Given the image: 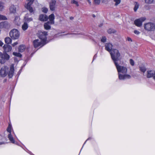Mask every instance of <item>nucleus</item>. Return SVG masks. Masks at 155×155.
I'll return each mask as SVG.
<instances>
[{"mask_svg": "<svg viewBox=\"0 0 155 155\" xmlns=\"http://www.w3.org/2000/svg\"><path fill=\"white\" fill-rule=\"evenodd\" d=\"M110 55L118 73H120L123 74L127 73V68L125 67L119 65L117 62L118 61H120L121 59V57L119 51L117 49H113V52L110 53Z\"/></svg>", "mask_w": 155, "mask_h": 155, "instance_id": "1", "label": "nucleus"}, {"mask_svg": "<svg viewBox=\"0 0 155 155\" xmlns=\"http://www.w3.org/2000/svg\"><path fill=\"white\" fill-rule=\"evenodd\" d=\"M20 32L17 29H13L9 32V35L11 38L14 40L17 39L20 36Z\"/></svg>", "mask_w": 155, "mask_h": 155, "instance_id": "2", "label": "nucleus"}, {"mask_svg": "<svg viewBox=\"0 0 155 155\" xmlns=\"http://www.w3.org/2000/svg\"><path fill=\"white\" fill-rule=\"evenodd\" d=\"M144 29L147 31H153L155 30V24L152 22H148L144 24Z\"/></svg>", "mask_w": 155, "mask_h": 155, "instance_id": "3", "label": "nucleus"}, {"mask_svg": "<svg viewBox=\"0 0 155 155\" xmlns=\"http://www.w3.org/2000/svg\"><path fill=\"white\" fill-rule=\"evenodd\" d=\"M10 58L9 55L7 53L2 54L0 52V62L2 64H4L6 61L9 60Z\"/></svg>", "mask_w": 155, "mask_h": 155, "instance_id": "4", "label": "nucleus"}, {"mask_svg": "<svg viewBox=\"0 0 155 155\" xmlns=\"http://www.w3.org/2000/svg\"><path fill=\"white\" fill-rule=\"evenodd\" d=\"M47 32L45 31H38V37L40 40L42 41L43 42L46 43L47 40V36L48 35Z\"/></svg>", "mask_w": 155, "mask_h": 155, "instance_id": "5", "label": "nucleus"}, {"mask_svg": "<svg viewBox=\"0 0 155 155\" xmlns=\"http://www.w3.org/2000/svg\"><path fill=\"white\" fill-rule=\"evenodd\" d=\"M8 68L6 66L2 67L0 70V75L1 77H5L8 74Z\"/></svg>", "mask_w": 155, "mask_h": 155, "instance_id": "6", "label": "nucleus"}, {"mask_svg": "<svg viewBox=\"0 0 155 155\" xmlns=\"http://www.w3.org/2000/svg\"><path fill=\"white\" fill-rule=\"evenodd\" d=\"M33 45L35 48H36L39 46L42 47L46 43L43 42V41L40 40L36 39L34 41Z\"/></svg>", "mask_w": 155, "mask_h": 155, "instance_id": "7", "label": "nucleus"}, {"mask_svg": "<svg viewBox=\"0 0 155 155\" xmlns=\"http://www.w3.org/2000/svg\"><path fill=\"white\" fill-rule=\"evenodd\" d=\"M146 19L145 17H141L136 19L134 21V24L137 26L140 27L142 24V22Z\"/></svg>", "mask_w": 155, "mask_h": 155, "instance_id": "8", "label": "nucleus"}, {"mask_svg": "<svg viewBox=\"0 0 155 155\" xmlns=\"http://www.w3.org/2000/svg\"><path fill=\"white\" fill-rule=\"evenodd\" d=\"M14 73V68L13 64H11L10 66L9 71L8 72V77L9 78L12 77Z\"/></svg>", "mask_w": 155, "mask_h": 155, "instance_id": "9", "label": "nucleus"}, {"mask_svg": "<svg viewBox=\"0 0 155 155\" xmlns=\"http://www.w3.org/2000/svg\"><path fill=\"white\" fill-rule=\"evenodd\" d=\"M33 2L29 1L25 7L30 13H34V10L33 8L31 7V5L33 4Z\"/></svg>", "mask_w": 155, "mask_h": 155, "instance_id": "10", "label": "nucleus"}, {"mask_svg": "<svg viewBox=\"0 0 155 155\" xmlns=\"http://www.w3.org/2000/svg\"><path fill=\"white\" fill-rule=\"evenodd\" d=\"M105 46V49L110 52V54L113 52V50L114 49H113L112 50L113 45L110 43H106Z\"/></svg>", "mask_w": 155, "mask_h": 155, "instance_id": "11", "label": "nucleus"}, {"mask_svg": "<svg viewBox=\"0 0 155 155\" xmlns=\"http://www.w3.org/2000/svg\"><path fill=\"white\" fill-rule=\"evenodd\" d=\"M56 1L55 0H52L49 3V7L51 11L54 10L55 8Z\"/></svg>", "mask_w": 155, "mask_h": 155, "instance_id": "12", "label": "nucleus"}, {"mask_svg": "<svg viewBox=\"0 0 155 155\" xmlns=\"http://www.w3.org/2000/svg\"><path fill=\"white\" fill-rule=\"evenodd\" d=\"M147 78H150L153 77L155 76V71L154 70H150L147 71Z\"/></svg>", "mask_w": 155, "mask_h": 155, "instance_id": "13", "label": "nucleus"}, {"mask_svg": "<svg viewBox=\"0 0 155 155\" xmlns=\"http://www.w3.org/2000/svg\"><path fill=\"white\" fill-rule=\"evenodd\" d=\"M9 9L11 13L15 14L16 12V6L12 5L10 7Z\"/></svg>", "mask_w": 155, "mask_h": 155, "instance_id": "14", "label": "nucleus"}, {"mask_svg": "<svg viewBox=\"0 0 155 155\" xmlns=\"http://www.w3.org/2000/svg\"><path fill=\"white\" fill-rule=\"evenodd\" d=\"M3 48L5 52V53H7L6 52L11 51L12 49V47L10 45H4L3 46Z\"/></svg>", "mask_w": 155, "mask_h": 155, "instance_id": "15", "label": "nucleus"}, {"mask_svg": "<svg viewBox=\"0 0 155 155\" xmlns=\"http://www.w3.org/2000/svg\"><path fill=\"white\" fill-rule=\"evenodd\" d=\"M48 18L49 19V21L51 24H54V15L53 14H51L49 16Z\"/></svg>", "mask_w": 155, "mask_h": 155, "instance_id": "16", "label": "nucleus"}, {"mask_svg": "<svg viewBox=\"0 0 155 155\" xmlns=\"http://www.w3.org/2000/svg\"><path fill=\"white\" fill-rule=\"evenodd\" d=\"M48 18L47 16L45 15H41L39 16V20L41 21H45Z\"/></svg>", "mask_w": 155, "mask_h": 155, "instance_id": "17", "label": "nucleus"}, {"mask_svg": "<svg viewBox=\"0 0 155 155\" xmlns=\"http://www.w3.org/2000/svg\"><path fill=\"white\" fill-rule=\"evenodd\" d=\"M50 24H51L50 23L49 21L45 23L44 25L45 29L47 30L50 29L51 28Z\"/></svg>", "mask_w": 155, "mask_h": 155, "instance_id": "18", "label": "nucleus"}, {"mask_svg": "<svg viewBox=\"0 0 155 155\" xmlns=\"http://www.w3.org/2000/svg\"><path fill=\"white\" fill-rule=\"evenodd\" d=\"M8 138L12 143L16 144V142H15L14 139L12 136L11 134H9L8 135Z\"/></svg>", "mask_w": 155, "mask_h": 155, "instance_id": "19", "label": "nucleus"}, {"mask_svg": "<svg viewBox=\"0 0 155 155\" xmlns=\"http://www.w3.org/2000/svg\"><path fill=\"white\" fill-rule=\"evenodd\" d=\"M28 27V25L27 23L24 22L22 26V28L24 31L26 30Z\"/></svg>", "mask_w": 155, "mask_h": 155, "instance_id": "20", "label": "nucleus"}, {"mask_svg": "<svg viewBox=\"0 0 155 155\" xmlns=\"http://www.w3.org/2000/svg\"><path fill=\"white\" fill-rule=\"evenodd\" d=\"M25 49V46L24 45H20L18 48V51L20 52H22L24 51Z\"/></svg>", "mask_w": 155, "mask_h": 155, "instance_id": "21", "label": "nucleus"}, {"mask_svg": "<svg viewBox=\"0 0 155 155\" xmlns=\"http://www.w3.org/2000/svg\"><path fill=\"white\" fill-rule=\"evenodd\" d=\"M5 43L8 44H10L12 41L11 39L8 37H6L5 38Z\"/></svg>", "mask_w": 155, "mask_h": 155, "instance_id": "22", "label": "nucleus"}, {"mask_svg": "<svg viewBox=\"0 0 155 155\" xmlns=\"http://www.w3.org/2000/svg\"><path fill=\"white\" fill-rule=\"evenodd\" d=\"M135 6L134 9V11L135 12L137 11V9L139 8V4L137 2H134Z\"/></svg>", "mask_w": 155, "mask_h": 155, "instance_id": "23", "label": "nucleus"}, {"mask_svg": "<svg viewBox=\"0 0 155 155\" xmlns=\"http://www.w3.org/2000/svg\"><path fill=\"white\" fill-rule=\"evenodd\" d=\"M20 18L18 16H16L14 20V22L16 24L18 25L19 23Z\"/></svg>", "mask_w": 155, "mask_h": 155, "instance_id": "24", "label": "nucleus"}, {"mask_svg": "<svg viewBox=\"0 0 155 155\" xmlns=\"http://www.w3.org/2000/svg\"><path fill=\"white\" fill-rule=\"evenodd\" d=\"M140 70L144 73L146 71V69L144 66L139 67Z\"/></svg>", "mask_w": 155, "mask_h": 155, "instance_id": "25", "label": "nucleus"}, {"mask_svg": "<svg viewBox=\"0 0 155 155\" xmlns=\"http://www.w3.org/2000/svg\"><path fill=\"white\" fill-rule=\"evenodd\" d=\"M125 74L124 75L118 73V78L120 80L125 79Z\"/></svg>", "mask_w": 155, "mask_h": 155, "instance_id": "26", "label": "nucleus"}, {"mask_svg": "<svg viewBox=\"0 0 155 155\" xmlns=\"http://www.w3.org/2000/svg\"><path fill=\"white\" fill-rule=\"evenodd\" d=\"M107 31L109 34H111L112 33H114L116 32V30L111 28H110L108 29Z\"/></svg>", "mask_w": 155, "mask_h": 155, "instance_id": "27", "label": "nucleus"}, {"mask_svg": "<svg viewBox=\"0 0 155 155\" xmlns=\"http://www.w3.org/2000/svg\"><path fill=\"white\" fill-rule=\"evenodd\" d=\"M6 23L5 22H2L0 23V28H2L5 27Z\"/></svg>", "mask_w": 155, "mask_h": 155, "instance_id": "28", "label": "nucleus"}, {"mask_svg": "<svg viewBox=\"0 0 155 155\" xmlns=\"http://www.w3.org/2000/svg\"><path fill=\"white\" fill-rule=\"evenodd\" d=\"M12 126L10 124H9L8 127L7 129V131L8 132L9 134H11Z\"/></svg>", "mask_w": 155, "mask_h": 155, "instance_id": "29", "label": "nucleus"}, {"mask_svg": "<svg viewBox=\"0 0 155 155\" xmlns=\"http://www.w3.org/2000/svg\"><path fill=\"white\" fill-rule=\"evenodd\" d=\"M13 54L15 56L20 58L22 56L21 54L19 53L14 52L13 53Z\"/></svg>", "mask_w": 155, "mask_h": 155, "instance_id": "30", "label": "nucleus"}, {"mask_svg": "<svg viewBox=\"0 0 155 155\" xmlns=\"http://www.w3.org/2000/svg\"><path fill=\"white\" fill-rule=\"evenodd\" d=\"M94 150L95 152L97 154H98L99 151V149L97 146H95L94 147Z\"/></svg>", "mask_w": 155, "mask_h": 155, "instance_id": "31", "label": "nucleus"}, {"mask_svg": "<svg viewBox=\"0 0 155 155\" xmlns=\"http://www.w3.org/2000/svg\"><path fill=\"white\" fill-rule=\"evenodd\" d=\"M7 19V18L5 16L0 14V20H5Z\"/></svg>", "mask_w": 155, "mask_h": 155, "instance_id": "32", "label": "nucleus"}, {"mask_svg": "<svg viewBox=\"0 0 155 155\" xmlns=\"http://www.w3.org/2000/svg\"><path fill=\"white\" fill-rule=\"evenodd\" d=\"M114 1L115 2V6H117L121 2L120 0H114Z\"/></svg>", "mask_w": 155, "mask_h": 155, "instance_id": "33", "label": "nucleus"}, {"mask_svg": "<svg viewBox=\"0 0 155 155\" xmlns=\"http://www.w3.org/2000/svg\"><path fill=\"white\" fill-rule=\"evenodd\" d=\"M42 11L45 13H46L48 12V9L45 7H43L42 8Z\"/></svg>", "mask_w": 155, "mask_h": 155, "instance_id": "34", "label": "nucleus"}, {"mask_svg": "<svg viewBox=\"0 0 155 155\" xmlns=\"http://www.w3.org/2000/svg\"><path fill=\"white\" fill-rule=\"evenodd\" d=\"M4 4L3 3L0 2V11H2L4 8Z\"/></svg>", "mask_w": 155, "mask_h": 155, "instance_id": "35", "label": "nucleus"}, {"mask_svg": "<svg viewBox=\"0 0 155 155\" xmlns=\"http://www.w3.org/2000/svg\"><path fill=\"white\" fill-rule=\"evenodd\" d=\"M153 1V0H145L146 3L149 4L152 3Z\"/></svg>", "mask_w": 155, "mask_h": 155, "instance_id": "36", "label": "nucleus"}, {"mask_svg": "<svg viewBox=\"0 0 155 155\" xmlns=\"http://www.w3.org/2000/svg\"><path fill=\"white\" fill-rule=\"evenodd\" d=\"M106 41V38L105 36H103L101 39V41L104 43Z\"/></svg>", "mask_w": 155, "mask_h": 155, "instance_id": "37", "label": "nucleus"}, {"mask_svg": "<svg viewBox=\"0 0 155 155\" xmlns=\"http://www.w3.org/2000/svg\"><path fill=\"white\" fill-rule=\"evenodd\" d=\"M101 0H94V2L95 4L99 5L100 3Z\"/></svg>", "mask_w": 155, "mask_h": 155, "instance_id": "38", "label": "nucleus"}, {"mask_svg": "<svg viewBox=\"0 0 155 155\" xmlns=\"http://www.w3.org/2000/svg\"><path fill=\"white\" fill-rule=\"evenodd\" d=\"M130 64L132 66L134 65V62L132 59H130Z\"/></svg>", "mask_w": 155, "mask_h": 155, "instance_id": "39", "label": "nucleus"}, {"mask_svg": "<svg viewBox=\"0 0 155 155\" xmlns=\"http://www.w3.org/2000/svg\"><path fill=\"white\" fill-rule=\"evenodd\" d=\"M32 18H27L25 19L26 21L27 22H29L32 21Z\"/></svg>", "mask_w": 155, "mask_h": 155, "instance_id": "40", "label": "nucleus"}, {"mask_svg": "<svg viewBox=\"0 0 155 155\" xmlns=\"http://www.w3.org/2000/svg\"><path fill=\"white\" fill-rule=\"evenodd\" d=\"M131 76L130 75L127 74H125V79L126 78L129 79L130 78Z\"/></svg>", "mask_w": 155, "mask_h": 155, "instance_id": "41", "label": "nucleus"}, {"mask_svg": "<svg viewBox=\"0 0 155 155\" xmlns=\"http://www.w3.org/2000/svg\"><path fill=\"white\" fill-rule=\"evenodd\" d=\"M134 33L136 35H139L140 34V32L137 30H135L134 31Z\"/></svg>", "mask_w": 155, "mask_h": 155, "instance_id": "42", "label": "nucleus"}, {"mask_svg": "<svg viewBox=\"0 0 155 155\" xmlns=\"http://www.w3.org/2000/svg\"><path fill=\"white\" fill-rule=\"evenodd\" d=\"M71 3L75 4L77 5H78V2L74 0H73L71 1Z\"/></svg>", "mask_w": 155, "mask_h": 155, "instance_id": "43", "label": "nucleus"}, {"mask_svg": "<svg viewBox=\"0 0 155 155\" xmlns=\"http://www.w3.org/2000/svg\"><path fill=\"white\" fill-rule=\"evenodd\" d=\"M18 44V42H15L14 43H13L12 44V45L14 47L15 46V45H17Z\"/></svg>", "mask_w": 155, "mask_h": 155, "instance_id": "44", "label": "nucleus"}, {"mask_svg": "<svg viewBox=\"0 0 155 155\" xmlns=\"http://www.w3.org/2000/svg\"><path fill=\"white\" fill-rule=\"evenodd\" d=\"M127 40L129 41L132 42V39H131V38L129 37H127Z\"/></svg>", "mask_w": 155, "mask_h": 155, "instance_id": "45", "label": "nucleus"}, {"mask_svg": "<svg viewBox=\"0 0 155 155\" xmlns=\"http://www.w3.org/2000/svg\"><path fill=\"white\" fill-rule=\"evenodd\" d=\"M3 44V43L0 40V46H2Z\"/></svg>", "mask_w": 155, "mask_h": 155, "instance_id": "46", "label": "nucleus"}, {"mask_svg": "<svg viewBox=\"0 0 155 155\" xmlns=\"http://www.w3.org/2000/svg\"><path fill=\"white\" fill-rule=\"evenodd\" d=\"M87 2H88V3H89V4L91 5V0H87Z\"/></svg>", "mask_w": 155, "mask_h": 155, "instance_id": "47", "label": "nucleus"}, {"mask_svg": "<svg viewBox=\"0 0 155 155\" xmlns=\"http://www.w3.org/2000/svg\"><path fill=\"white\" fill-rule=\"evenodd\" d=\"M91 139V138H90V137H89V138H88L87 140H86L85 141V142L84 144L86 142V141H87L88 140H90Z\"/></svg>", "mask_w": 155, "mask_h": 155, "instance_id": "48", "label": "nucleus"}, {"mask_svg": "<svg viewBox=\"0 0 155 155\" xmlns=\"http://www.w3.org/2000/svg\"><path fill=\"white\" fill-rule=\"evenodd\" d=\"M28 1H30V2H33L34 1V0H28Z\"/></svg>", "mask_w": 155, "mask_h": 155, "instance_id": "49", "label": "nucleus"}, {"mask_svg": "<svg viewBox=\"0 0 155 155\" xmlns=\"http://www.w3.org/2000/svg\"><path fill=\"white\" fill-rule=\"evenodd\" d=\"M92 16H93V17H94V18H95V17H96V16H95V15H94V14H93V15H92Z\"/></svg>", "mask_w": 155, "mask_h": 155, "instance_id": "50", "label": "nucleus"}, {"mask_svg": "<svg viewBox=\"0 0 155 155\" xmlns=\"http://www.w3.org/2000/svg\"><path fill=\"white\" fill-rule=\"evenodd\" d=\"M70 19L71 20H72L73 19V17H70Z\"/></svg>", "mask_w": 155, "mask_h": 155, "instance_id": "51", "label": "nucleus"}, {"mask_svg": "<svg viewBox=\"0 0 155 155\" xmlns=\"http://www.w3.org/2000/svg\"><path fill=\"white\" fill-rule=\"evenodd\" d=\"M3 143H4L3 142H1V143H0V145L2 144Z\"/></svg>", "mask_w": 155, "mask_h": 155, "instance_id": "52", "label": "nucleus"}, {"mask_svg": "<svg viewBox=\"0 0 155 155\" xmlns=\"http://www.w3.org/2000/svg\"><path fill=\"white\" fill-rule=\"evenodd\" d=\"M153 79L155 80V76L153 77Z\"/></svg>", "mask_w": 155, "mask_h": 155, "instance_id": "53", "label": "nucleus"}]
</instances>
